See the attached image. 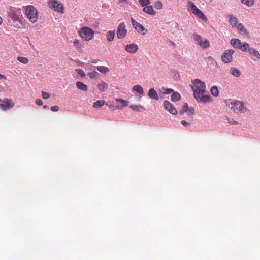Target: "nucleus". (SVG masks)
I'll return each instance as SVG.
<instances>
[{"label":"nucleus","instance_id":"nucleus-1","mask_svg":"<svg viewBox=\"0 0 260 260\" xmlns=\"http://www.w3.org/2000/svg\"><path fill=\"white\" fill-rule=\"evenodd\" d=\"M191 88L193 91L194 98L198 102L207 103L211 101L210 96L205 94L206 91V84L199 79L192 80Z\"/></svg>","mask_w":260,"mask_h":260},{"label":"nucleus","instance_id":"nucleus-2","mask_svg":"<svg viewBox=\"0 0 260 260\" xmlns=\"http://www.w3.org/2000/svg\"><path fill=\"white\" fill-rule=\"evenodd\" d=\"M8 20L13 21V26L17 28H20L18 22L22 24L23 17L20 9H11L8 15Z\"/></svg>","mask_w":260,"mask_h":260},{"label":"nucleus","instance_id":"nucleus-3","mask_svg":"<svg viewBox=\"0 0 260 260\" xmlns=\"http://www.w3.org/2000/svg\"><path fill=\"white\" fill-rule=\"evenodd\" d=\"M226 105L231 110L236 113H243L247 111V109L244 103L240 101L233 100L226 102Z\"/></svg>","mask_w":260,"mask_h":260},{"label":"nucleus","instance_id":"nucleus-4","mask_svg":"<svg viewBox=\"0 0 260 260\" xmlns=\"http://www.w3.org/2000/svg\"><path fill=\"white\" fill-rule=\"evenodd\" d=\"M78 34L85 41H89L94 38V31L89 27L84 26L80 28L78 30Z\"/></svg>","mask_w":260,"mask_h":260},{"label":"nucleus","instance_id":"nucleus-5","mask_svg":"<svg viewBox=\"0 0 260 260\" xmlns=\"http://www.w3.org/2000/svg\"><path fill=\"white\" fill-rule=\"evenodd\" d=\"M27 18L32 23L36 22L38 19V11L33 6L28 5L25 9Z\"/></svg>","mask_w":260,"mask_h":260},{"label":"nucleus","instance_id":"nucleus-6","mask_svg":"<svg viewBox=\"0 0 260 260\" xmlns=\"http://www.w3.org/2000/svg\"><path fill=\"white\" fill-rule=\"evenodd\" d=\"M187 7L188 10L191 11L194 15L198 16L199 18L207 21V18L203 13V12L199 9L192 2L189 1L187 4Z\"/></svg>","mask_w":260,"mask_h":260},{"label":"nucleus","instance_id":"nucleus-7","mask_svg":"<svg viewBox=\"0 0 260 260\" xmlns=\"http://www.w3.org/2000/svg\"><path fill=\"white\" fill-rule=\"evenodd\" d=\"M48 6L56 12L61 14L64 13L63 5L58 0H50L48 2Z\"/></svg>","mask_w":260,"mask_h":260},{"label":"nucleus","instance_id":"nucleus-8","mask_svg":"<svg viewBox=\"0 0 260 260\" xmlns=\"http://www.w3.org/2000/svg\"><path fill=\"white\" fill-rule=\"evenodd\" d=\"M231 44L235 48L240 49L242 52L246 51L249 48V44L247 43H242L237 39H232L230 41Z\"/></svg>","mask_w":260,"mask_h":260},{"label":"nucleus","instance_id":"nucleus-9","mask_svg":"<svg viewBox=\"0 0 260 260\" xmlns=\"http://www.w3.org/2000/svg\"><path fill=\"white\" fill-rule=\"evenodd\" d=\"M14 106L15 103L13 102L12 99L6 98L3 100L0 98V108L2 110L6 111L13 108Z\"/></svg>","mask_w":260,"mask_h":260},{"label":"nucleus","instance_id":"nucleus-10","mask_svg":"<svg viewBox=\"0 0 260 260\" xmlns=\"http://www.w3.org/2000/svg\"><path fill=\"white\" fill-rule=\"evenodd\" d=\"M193 38L194 41L196 42V44L199 45L202 48L205 49L209 47V42L207 40L202 41V37L198 35L194 34Z\"/></svg>","mask_w":260,"mask_h":260},{"label":"nucleus","instance_id":"nucleus-11","mask_svg":"<svg viewBox=\"0 0 260 260\" xmlns=\"http://www.w3.org/2000/svg\"><path fill=\"white\" fill-rule=\"evenodd\" d=\"M131 22L133 26L138 33L142 35H145L147 33V29L142 24L137 22L133 18H131Z\"/></svg>","mask_w":260,"mask_h":260},{"label":"nucleus","instance_id":"nucleus-12","mask_svg":"<svg viewBox=\"0 0 260 260\" xmlns=\"http://www.w3.org/2000/svg\"><path fill=\"white\" fill-rule=\"evenodd\" d=\"M234 52L233 50L228 49L225 50L221 56V59L225 63H229L232 61V55Z\"/></svg>","mask_w":260,"mask_h":260},{"label":"nucleus","instance_id":"nucleus-13","mask_svg":"<svg viewBox=\"0 0 260 260\" xmlns=\"http://www.w3.org/2000/svg\"><path fill=\"white\" fill-rule=\"evenodd\" d=\"M127 34V30L124 22L119 24L117 30V37L118 39H123Z\"/></svg>","mask_w":260,"mask_h":260},{"label":"nucleus","instance_id":"nucleus-14","mask_svg":"<svg viewBox=\"0 0 260 260\" xmlns=\"http://www.w3.org/2000/svg\"><path fill=\"white\" fill-rule=\"evenodd\" d=\"M164 107L165 109L169 112L171 114L176 115L177 114V111L176 108L173 106L168 101H165L164 103Z\"/></svg>","mask_w":260,"mask_h":260},{"label":"nucleus","instance_id":"nucleus-15","mask_svg":"<svg viewBox=\"0 0 260 260\" xmlns=\"http://www.w3.org/2000/svg\"><path fill=\"white\" fill-rule=\"evenodd\" d=\"M125 49L128 52L135 53L137 51L138 49V46L136 44H132L126 45L125 46Z\"/></svg>","mask_w":260,"mask_h":260},{"label":"nucleus","instance_id":"nucleus-16","mask_svg":"<svg viewBox=\"0 0 260 260\" xmlns=\"http://www.w3.org/2000/svg\"><path fill=\"white\" fill-rule=\"evenodd\" d=\"M238 32L244 36H248V33L242 23H239L236 27Z\"/></svg>","mask_w":260,"mask_h":260},{"label":"nucleus","instance_id":"nucleus-17","mask_svg":"<svg viewBox=\"0 0 260 260\" xmlns=\"http://www.w3.org/2000/svg\"><path fill=\"white\" fill-rule=\"evenodd\" d=\"M229 23L233 28H235L239 24L238 19L232 15H229Z\"/></svg>","mask_w":260,"mask_h":260},{"label":"nucleus","instance_id":"nucleus-18","mask_svg":"<svg viewBox=\"0 0 260 260\" xmlns=\"http://www.w3.org/2000/svg\"><path fill=\"white\" fill-rule=\"evenodd\" d=\"M97 87L99 90L104 92L107 90L108 86L105 82L101 81L98 84Z\"/></svg>","mask_w":260,"mask_h":260},{"label":"nucleus","instance_id":"nucleus-19","mask_svg":"<svg viewBox=\"0 0 260 260\" xmlns=\"http://www.w3.org/2000/svg\"><path fill=\"white\" fill-rule=\"evenodd\" d=\"M143 12L151 15H155V12L153 10V8L151 6L148 5L144 7V8L143 9Z\"/></svg>","mask_w":260,"mask_h":260},{"label":"nucleus","instance_id":"nucleus-20","mask_svg":"<svg viewBox=\"0 0 260 260\" xmlns=\"http://www.w3.org/2000/svg\"><path fill=\"white\" fill-rule=\"evenodd\" d=\"M77 87L83 91H87L88 90L87 85L82 82L78 81L76 83Z\"/></svg>","mask_w":260,"mask_h":260},{"label":"nucleus","instance_id":"nucleus-21","mask_svg":"<svg viewBox=\"0 0 260 260\" xmlns=\"http://www.w3.org/2000/svg\"><path fill=\"white\" fill-rule=\"evenodd\" d=\"M116 101L119 102L121 104V106H116V108L122 109L128 106L129 102L122 99H116Z\"/></svg>","mask_w":260,"mask_h":260},{"label":"nucleus","instance_id":"nucleus-22","mask_svg":"<svg viewBox=\"0 0 260 260\" xmlns=\"http://www.w3.org/2000/svg\"><path fill=\"white\" fill-rule=\"evenodd\" d=\"M148 95L150 98L156 100L159 99L158 95L154 88H151L149 90Z\"/></svg>","mask_w":260,"mask_h":260},{"label":"nucleus","instance_id":"nucleus-23","mask_svg":"<svg viewBox=\"0 0 260 260\" xmlns=\"http://www.w3.org/2000/svg\"><path fill=\"white\" fill-rule=\"evenodd\" d=\"M115 36V30H109L107 31L106 33L107 40L109 42H112L114 40Z\"/></svg>","mask_w":260,"mask_h":260},{"label":"nucleus","instance_id":"nucleus-24","mask_svg":"<svg viewBox=\"0 0 260 260\" xmlns=\"http://www.w3.org/2000/svg\"><path fill=\"white\" fill-rule=\"evenodd\" d=\"M230 74L235 77H239L241 75L240 71L236 68L232 67L230 69Z\"/></svg>","mask_w":260,"mask_h":260},{"label":"nucleus","instance_id":"nucleus-25","mask_svg":"<svg viewBox=\"0 0 260 260\" xmlns=\"http://www.w3.org/2000/svg\"><path fill=\"white\" fill-rule=\"evenodd\" d=\"M247 50L250 54L253 55L257 59H260V53L255 49L249 47Z\"/></svg>","mask_w":260,"mask_h":260},{"label":"nucleus","instance_id":"nucleus-26","mask_svg":"<svg viewBox=\"0 0 260 260\" xmlns=\"http://www.w3.org/2000/svg\"><path fill=\"white\" fill-rule=\"evenodd\" d=\"M73 44L77 49L82 50L83 45L80 40L75 39L73 41Z\"/></svg>","mask_w":260,"mask_h":260},{"label":"nucleus","instance_id":"nucleus-27","mask_svg":"<svg viewBox=\"0 0 260 260\" xmlns=\"http://www.w3.org/2000/svg\"><path fill=\"white\" fill-rule=\"evenodd\" d=\"M241 2L243 5L248 7H251L254 5L255 0H241Z\"/></svg>","mask_w":260,"mask_h":260},{"label":"nucleus","instance_id":"nucleus-28","mask_svg":"<svg viewBox=\"0 0 260 260\" xmlns=\"http://www.w3.org/2000/svg\"><path fill=\"white\" fill-rule=\"evenodd\" d=\"M97 70L104 74H106L110 71L109 68L103 66L98 67Z\"/></svg>","mask_w":260,"mask_h":260},{"label":"nucleus","instance_id":"nucleus-29","mask_svg":"<svg viewBox=\"0 0 260 260\" xmlns=\"http://www.w3.org/2000/svg\"><path fill=\"white\" fill-rule=\"evenodd\" d=\"M173 94L171 95V99L173 102H176L181 98L180 94L177 92H173Z\"/></svg>","mask_w":260,"mask_h":260},{"label":"nucleus","instance_id":"nucleus-30","mask_svg":"<svg viewBox=\"0 0 260 260\" xmlns=\"http://www.w3.org/2000/svg\"><path fill=\"white\" fill-rule=\"evenodd\" d=\"M133 90L138 92L140 94H143L144 93L143 87L139 85L134 86L133 87Z\"/></svg>","mask_w":260,"mask_h":260},{"label":"nucleus","instance_id":"nucleus-31","mask_svg":"<svg viewBox=\"0 0 260 260\" xmlns=\"http://www.w3.org/2000/svg\"><path fill=\"white\" fill-rule=\"evenodd\" d=\"M129 107L132 110L137 112H140L144 110L143 106L141 105H132L129 106Z\"/></svg>","mask_w":260,"mask_h":260},{"label":"nucleus","instance_id":"nucleus-32","mask_svg":"<svg viewBox=\"0 0 260 260\" xmlns=\"http://www.w3.org/2000/svg\"><path fill=\"white\" fill-rule=\"evenodd\" d=\"M105 103L104 100H98L93 104V107L95 108H99L103 106Z\"/></svg>","mask_w":260,"mask_h":260},{"label":"nucleus","instance_id":"nucleus-33","mask_svg":"<svg viewBox=\"0 0 260 260\" xmlns=\"http://www.w3.org/2000/svg\"><path fill=\"white\" fill-rule=\"evenodd\" d=\"M17 59L18 61L24 64H28L29 61V59L25 57L18 56L17 57Z\"/></svg>","mask_w":260,"mask_h":260},{"label":"nucleus","instance_id":"nucleus-34","mask_svg":"<svg viewBox=\"0 0 260 260\" xmlns=\"http://www.w3.org/2000/svg\"><path fill=\"white\" fill-rule=\"evenodd\" d=\"M99 74L95 71L89 72L88 73L87 76L90 79H94L98 77Z\"/></svg>","mask_w":260,"mask_h":260},{"label":"nucleus","instance_id":"nucleus-35","mask_svg":"<svg viewBox=\"0 0 260 260\" xmlns=\"http://www.w3.org/2000/svg\"><path fill=\"white\" fill-rule=\"evenodd\" d=\"M211 94L214 96H217L219 94L218 89L217 86H213L210 90Z\"/></svg>","mask_w":260,"mask_h":260},{"label":"nucleus","instance_id":"nucleus-36","mask_svg":"<svg viewBox=\"0 0 260 260\" xmlns=\"http://www.w3.org/2000/svg\"><path fill=\"white\" fill-rule=\"evenodd\" d=\"M139 3L142 7H145L150 4V0H139Z\"/></svg>","mask_w":260,"mask_h":260},{"label":"nucleus","instance_id":"nucleus-37","mask_svg":"<svg viewBox=\"0 0 260 260\" xmlns=\"http://www.w3.org/2000/svg\"><path fill=\"white\" fill-rule=\"evenodd\" d=\"M128 2L127 0H118L117 4L120 7H125L128 5Z\"/></svg>","mask_w":260,"mask_h":260},{"label":"nucleus","instance_id":"nucleus-38","mask_svg":"<svg viewBox=\"0 0 260 260\" xmlns=\"http://www.w3.org/2000/svg\"><path fill=\"white\" fill-rule=\"evenodd\" d=\"M162 3L160 1H156L154 4V7L157 10H160L162 8Z\"/></svg>","mask_w":260,"mask_h":260},{"label":"nucleus","instance_id":"nucleus-39","mask_svg":"<svg viewBox=\"0 0 260 260\" xmlns=\"http://www.w3.org/2000/svg\"><path fill=\"white\" fill-rule=\"evenodd\" d=\"M75 71L78 73V74L81 77H85V74L83 70L80 69H76Z\"/></svg>","mask_w":260,"mask_h":260},{"label":"nucleus","instance_id":"nucleus-40","mask_svg":"<svg viewBox=\"0 0 260 260\" xmlns=\"http://www.w3.org/2000/svg\"><path fill=\"white\" fill-rule=\"evenodd\" d=\"M226 119L228 121V123L231 125H237L238 124V121H235L233 119H231L228 117H226Z\"/></svg>","mask_w":260,"mask_h":260},{"label":"nucleus","instance_id":"nucleus-41","mask_svg":"<svg viewBox=\"0 0 260 260\" xmlns=\"http://www.w3.org/2000/svg\"><path fill=\"white\" fill-rule=\"evenodd\" d=\"M42 98L45 100L48 99L50 97L49 93L48 92H45V91L42 92Z\"/></svg>","mask_w":260,"mask_h":260},{"label":"nucleus","instance_id":"nucleus-42","mask_svg":"<svg viewBox=\"0 0 260 260\" xmlns=\"http://www.w3.org/2000/svg\"><path fill=\"white\" fill-rule=\"evenodd\" d=\"M184 112H188L190 114H193L194 113V109L192 107H189L187 109L184 110Z\"/></svg>","mask_w":260,"mask_h":260},{"label":"nucleus","instance_id":"nucleus-43","mask_svg":"<svg viewBox=\"0 0 260 260\" xmlns=\"http://www.w3.org/2000/svg\"><path fill=\"white\" fill-rule=\"evenodd\" d=\"M164 93L165 94H169L174 91V90L171 88H166L164 89Z\"/></svg>","mask_w":260,"mask_h":260},{"label":"nucleus","instance_id":"nucleus-44","mask_svg":"<svg viewBox=\"0 0 260 260\" xmlns=\"http://www.w3.org/2000/svg\"><path fill=\"white\" fill-rule=\"evenodd\" d=\"M59 109V108L58 106H54L51 107V111L53 112L58 111Z\"/></svg>","mask_w":260,"mask_h":260},{"label":"nucleus","instance_id":"nucleus-45","mask_svg":"<svg viewBox=\"0 0 260 260\" xmlns=\"http://www.w3.org/2000/svg\"><path fill=\"white\" fill-rule=\"evenodd\" d=\"M36 103L38 106H42L43 104V101L39 99H38L36 100Z\"/></svg>","mask_w":260,"mask_h":260},{"label":"nucleus","instance_id":"nucleus-46","mask_svg":"<svg viewBox=\"0 0 260 260\" xmlns=\"http://www.w3.org/2000/svg\"><path fill=\"white\" fill-rule=\"evenodd\" d=\"M181 123L183 126H188L189 125L185 120L181 121Z\"/></svg>","mask_w":260,"mask_h":260},{"label":"nucleus","instance_id":"nucleus-47","mask_svg":"<svg viewBox=\"0 0 260 260\" xmlns=\"http://www.w3.org/2000/svg\"><path fill=\"white\" fill-rule=\"evenodd\" d=\"M188 108H189V107L188 106L187 104H185L184 105V106L183 107V108H182V112H184V109H187Z\"/></svg>","mask_w":260,"mask_h":260},{"label":"nucleus","instance_id":"nucleus-48","mask_svg":"<svg viewBox=\"0 0 260 260\" xmlns=\"http://www.w3.org/2000/svg\"><path fill=\"white\" fill-rule=\"evenodd\" d=\"M0 79H6V77L5 76L0 74Z\"/></svg>","mask_w":260,"mask_h":260},{"label":"nucleus","instance_id":"nucleus-49","mask_svg":"<svg viewBox=\"0 0 260 260\" xmlns=\"http://www.w3.org/2000/svg\"><path fill=\"white\" fill-rule=\"evenodd\" d=\"M99 60H95V59H93L91 60V63H97L98 62Z\"/></svg>","mask_w":260,"mask_h":260},{"label":"nucleus","instance_id":"nucleus-50","mask_svg":"<svg viewBox=\"0 0 260 260\" xmlns=\"http://www.w3.org/2000/svg\"><path fill=\"white\" fill-rule=\"evenodd\" d=\"M3 23V19L0 16V26Z\"/></svg>","mask_w":260,"mask_h":260},{"label":"nucleus","instance_id":"nucleus-51","mask_svg":"<svg viewBox=\"0 0 260 260\" xmlns=\"http://www.w3.org/2000/svg\"><path fill=\"white\" fill-rule=\"evenodd\" d=\"M109 107L112 108L116 107V106H113L112 105H109Z\"/></svg>","mask_w":260,"mask_h":260},{"label":"nucleus","instance_id":"nucleus-52","mask_svg":"<svg viewBox=\"0 0 260 260\" xmlns=\"http://www.w3.org/2000/svg\"><path fill=\"white\" fill-rule=\"evenodd\" d=\"M48 108V106H47V105H44V106H43V108H44V109H46V108Z\"/></svg>","mask_w":260,"mask_h":260}]
</instances>
